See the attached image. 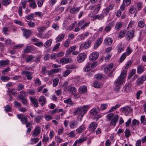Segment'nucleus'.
Segmentation results:
<instances>
[{
    "label": "nucleus",
    "instance_id": "obj_1",
    "mask_svg": "<svg viewBox=\"0 0 146 146\" xmlns=\"http://www.w3.org/2000/svg\"><path fill=\"white\" fill-rule=\"evenodd\" d=\"M127 71H122L117 79L115 81L114 84V90L116 92L119 91L121 85L125 82V78L126 76Z\"/></svg>",
    "mask_w": 146,
    "mask_h": 146
},
{
    "label": "nucleus",
    "instance_id": "obj_2",
    "mask_svg": "<svg viewBox=\"0 0 146 146\" xmlns=\"http://www.w3.org/2000/svg\"><path fill=\"white\" fill-rule=\"evenodd\" d=\"M89 108V106L88 105L83 106L82 107H78L75 108L74 110L73 113L75 115H80L81 120Z\"/></svg>",
    "mask_w": 146,
    "mask_h": 146
},
{
    "label": "nucleus",
    "instance_id": "obj_3",
    "mask_svg": "<svg viewBox=\"0 0 146 146\" xmlns=\"http://www.w3.org/2000/svg\"><path fill=\"white\" fill-rule=\"evenodd\" d=\"M106 15V12L104 11L101 14H98L93 16L91 20L93 21L96 20H101L104 18L105 16Z\"/></svg>",
    "mask_w": 146,
    "mask_h": 146
},
{
    "label": "nucleus",
    "instance_id": "obj_4",
    "mask_svg": "<svg viewBox=\"0 0 146 146\" xmlns=\"http://www.w3.org/2000/svg\"><path fill=\"white\" fill-rule=\"evenodd\" d=\"M98 63L96 62H88L87 63L85 68V70L86 72L90 70L91 68L95 67L97 65Z\"/></svg>",
    "mask_w": 146,
    "mask_h": 146
},
{
    "label": "nucleus",
    "instance_id": "obj_5",
    "mask_svg": "<svg viewBox=\"0 0 146 146\" xmlns=\"http://www.w3.org/2000/svg\"><path fill=\"white\" fill-rule=\"evenodd\" d=\"M27 0H24L20 2V3L21 5L19 7L18 13L20 17H21L22 16V8L23 9L25 8L26 7V4L27 3Z\"/></svg>",
    "mask_w": 146,
    "mask_h": 146
},
{
    "label": "nucleus",
    "instance_id": "obj_6",
    "mask_svg": "<svg viewBox=\"0 0 146 146\" xmlns=\"http://www.w3.org/2000/svg\"><path fill=\"white\" fill-rule=\"evenodd\" d=\"M17 116L18 118L21 120L23 124H25L27 123L28 120L25 115L22 114H17Z\"/></svg>",
    "mask_w": 146,
    "mask_h": 146
},
{
    "label": "nucleus",
    "instance_id": "obj_7",
    "mask_svg": "<svg viewBox=\"0 0 146 146\" xmlns=\"http://www.w3.org/2000/svg\"><path fill=\"white\" fill-rule=\"evenodd\" d=\"M99 56V53L98 52L95 51L92 52L89 56L90 60L92 61H94L96 60Z\"/></svg>",
    "mask_w": 146,
    "mask_h": 146
},
{
    "label": "nucleus",
    "instance_id": "obj_8",
    "mask_svg": "<svg viewBox=\"0 0 146 146\" xmlns=\"http://www.w3.org/2000/svg\"><path fill=\"white\" fill-rule=\"evenodd\" d=\"M86 57L87 56L86 54L84 53H81L78 56L77 60L79 63L82 62L84 61Z\"/></svg>",
    "mask_w": 146,
    "mask_h": 146
},
{
    "label": "nucleus",
    "instance_id": "obj_9",
    "mask_svg": "<svg viewBox=\"0 0 146 146\" xmlns=\"http://www.w3.org/2000/svg\"><path fill=\"white\" fill-rule=\"evenodd\" d=\"M21 74L22 75H25L28 80H31L32 79L33 77L32 76V73L30 72L27 71H23Z\"/></svg>",
    "mask_w": 146,
    "mask_h": 146
},
{
    "label": "nucleus",
    "instance_id": "obj_10",
    "mask_svg": "<svg viewBox=\"0 0 146 146\" xmlns=\"http://www.w3.org/2000/svg\"><path fill=\"white\" fill-rule=\"evenodd\" d=\"M121 110L122 112L124 113L126 115H128L130 113L132 109L129 107H123L121 108Z\"/></svg>",
    "mask_w": 146,
    "mask_h": 146
},
{
    "label": "nucleus",
    "instance_id": "obj_11",
    "mask_svg": "<svg viewBox=\"0 0 146 146\" xmlns=\"http://www.w3.org/2000/svg\"><path fill=\"white\" fill-rule=\"evenodd\" d=\"M119 118V116L117 115H115L113 118L111 119L110 122V125L113 126H115Z\"/></svg>",
    "mask_w": 146,
    "mask_h": 146
},
{
    "label": "nucleus",
    "instance_id": "obj_12",
    "mask_svg": "<svg viewBox=\"0 0 146 146\" xmlns=\"http://www.w3.org/2000/svg\"><path fill=\"white\" fill-rule=\"evenodd\" d=\"M86 139L87 138L85 137H80L78 139H77L75 141L72 146H76L78 145H79V144L86 141Z\"/></svg>",
    "mask_w": 146,
    "mask_h": 146
},
{
    "label": "nucleus",
    "instance_id": "obj_13",
    "mask_svg": "<svg viewBox=\"0 0 146 146\" xmlns=\"http://www.w3.org/2000/svg\"><path fill=\"white\" fill-rule=\"evenodd\" d=\"M92 41L89 39H88L84 44H81L80 47H83L85 49L88 48L90 46Z\"/></svg>",
    "mask_w": 146,
    "mask_h": 146
},
{
    "label": "nucleus",
    "instance_id": "obj_14",
    "mask_svg": "<svg viewBox=\"0 0 146 146\" xmlns=\"http://www.w3.org/2000/svg\"><path fill=\"white\" fill-rule=\"evenodd\" d=\"M134 35V33L132 30H130L128 31L126 33V39L128 40H129L133 37Z\"/></svg>",
    "mask_w": 146,
    "mask_h": 146
},
{
    "label": "nucleus",
    "instance_id": "obj_15",
    "mask_svg": "<svg viewBox=\"0 0 146 146\" xmlns=\"http://www.w3.org/2000/svg\"><path fill=\"white\" fill-rule=\"evenodd\" d=\"M40 132V128L38 126L35 127L32 133V136L36 137L39 134Z\"/></svg>",
    "mask_w": 146,
    "mask_h": 146
},
{
    "label": "nucleus",
    "instance_id": "obj_16",
    "mask_svg": "<svg viewBox=\"0 0 146 146\" xmlns=\"http://www.w3.org/2000/svg\"><path fill=\"white\" fill-rule=\"evenodd\" d=\"M146 80V77L145 75H142L138 79L136 82L137 85H139L143 84V81Z\"/></svg>",
    "mask_w": 146,
    "mask_h": 146
},
{
    "label": "nucleus",
    "instance_id": "obj_17",
    "mask_svg": "<svg viewBox=\"0 0 146 146\" xmlns=\"http://www.w3.org/2000/svg\"><path fill=\"white\" fill-rule=\"evenodd\" d=\"M97 126V124L95 122H92L89 126V129L91 131H94Z\"/></svg>",
    "mask_w": 146,
    "mask_h": 146
},
{
    "label": "nucleus",
    "instance_id": "obj_18",
    "mask_svg": "<svg viewBox=\"0 0 146 146\" xmlns=\"http://www.w3.org/2000/svg\"><path fill=\"white\" fill-rule=\"evenodd\" d=\"M81 7H76L74 6L72 7L70 10V12L72 14H76L80 11Z\"/></svg>",
    "mask_w": 146,
    "mask_h": 146
},
{
    "label": "nucleus",
    "instance_id": "obj_19",
    "mask_svg": "<svg viewBox=\"0 0 146 146\" xmlns=\"http://www.w3.org/2000/svg\"><path fill=\"white\" fill-rule=\"evenodd\" d=\"M65 35V34L64 33L59 34L55 39L56 42H58L61 41L64 39Z\"/></svg>",
    "mask_w": 146,
    "mask_h": 146
},
{
    "label": "nucleus",
    "instance_id": "obj_20",
    "mask_svg": "<svg viewBox=\"0 0 146 146\" xmlns=\"http://www.w3.org/2000/svg\"><path fill=\"white\" fill-rule=\"evenodd\" d=\"M116 48L118 52L119 53L123 51L125 49L124 46L122 43H119L117 46Z\"/></svg>",
    "mask_w": 146,
    "mask_h": 146
},
{
    "label": "nucleus",
    "instance_id": "obj_21",
    "mask_svg": "<svg viewBox=\"0 0 146 146\" xmlns=\"http://www.w3.org/2000/svg\"><path fill=\"white\" fill-rule=\"evenodd\" d=\"M71 60V59L70 58L63 57L60 59V63L63 64L70 62Z\"/></svg>",
    "mask_w": 146,
    "mask_h": 146
},
{
    "label": "nucleus",
    "instance_id": "obj_22",
    "mask_svg": "<svg viewBox=\"0 0 146 146\" xmlns=\"http://www.w3.org/2000/svg\"><path fill=\"white\" fill-rule=\"evenodd\" d=\"M113 26V23L111 22L107 24L105 27L104 30L105 31L108 32L110 31L111 28Z\"/></svg>",
    "mask_w": 146,
    "mask_h": 146
},
{
    "label": "nucleus",
    "instance_id": "obj_23",
    "mask_svg": "<svg viewBox=\"0 0 146 146\" xmlns=\"http://www.w3.org/2000/svg\"><path fill=\"white\" fill-rule=\"evenodd\" d=\"M100 109L98 107H96L93 108L90 111L91 114L95 115L98 113L100 111Z\"/></svg>",
    "mask_w": 146,
    "mask_h": 146
},
{
    "label": "nucleus",
    "instance_id": "obj_24",
    "mask_svg": "<svg viewBox=\"0 0 146 146\" xmlns=\"http://www.w3.org/2000/svg\"><path fill=\"white\" fill-rule=\"evenodd\" d=\"M112 39L110 37L106 38L104 41V43L105 45H110L112 43Z\"/></svg>",
    "mask_w": 146,
    "mask_h": 146
},
{
    "label": "nucleus",
    "instance_id": "obj_25",
    "mask_svg": "<svg viewBox=\"0 0 146 146\" xmlns=\"http://www.w3.org/2000/svg\"><path fill=\"white\" fill-rule=\"evenodd\" d=\"M113 66V64L111 63L106 66V67L104 69V72L106 74L108 73L112 69Z\"/></svg>",
    "mask_w": 146,
    "mask_h": 146
},
{
    "label": "nucleus",
    "instance_id": "obj_26",
    "mask_svg": "<svg viewBox=\"0 0 146 146\" xmlns=\"http://www.w3.org/2000/svg\"><path fill=\"white\" fill-rule=\"evenodd\" d=\"M38 101L40 103V105L42 106H43L46 102V99L43 96H40L38 99Z\"/></svg>",
    "mask_w": 146,
    "mask_h": 146
},
{
    "label": "nucleus",
    "instance_id": "obj_27",
    "mask_svg": "<svg viewBox=\"0 0 146 146\" xmlns=\"http://www.w3.org/2000/svg\"><path fill=\"white\" fill-rule=\"evenodd\" d=\"M32 33L31 30L28 29L25 30L23 32V35L26 38L29 37L31 35Z\"/></svg>",
    "mask_w": 146,
    "mask_h": 146
},
{
    "label": "nucleus",
    "instance_id": "obj_28",
    "mask_svg": "<svg viewBox=\"0 0 146 146\" xmlns=\"http://www.w3.org/2000/svg\"><path fill=\"white\" fill-rule=\"evenodd\" d=\"M29 99L31 102L34 104L35 107H38V103L37 99H36L32 97L31 96L29 97Z\"/></svg>",
    "mask_w": 146,
    "mask_h": 146
},
{
    "label": "nucleus",
    "instance_id": "obj_29",
    "mask_svg": "<svg viewBox=\"0 0 146 146\" xmlns=\"http://www.w3.org/2000/svg\"><path fill=\"white\" fill-rule=\"evenodd\" d=\"M85 129V125L82 124L76 130V131L77 133H82Z\"/></svg>",
    "mask_w": 146,
    "mask_h": 146
},
{
    "label": "nucleus",
    "instance_id": "obj_30",
    "mask_svg": "<svg viewBox=\"0 0 146 146\" xmlns=\"http://www.w3.org/2000/svg\"><path fill=\"white\" fill-rule=\"evenodd\" d=\"M102 38H100L98 39L95 44L94 48L95 49H96L101 44L102 42Z\"/></svg>",
    "mask_w": 146,
    "mask_h": 146
},
{
    "label": "nucleus",
    "instance_id": "obj_31",
    "mask_svg": "<svg viewBox=\"0 0 146 146\" xmlns=\"http://www.w3.org/2000/svg\"><path fill=\"white\" fill-rule=\"evenodd\" d=\"M28 1L29 2V7L33 9L36 8L37 7L35 2L33 0H29Z\"/></svg>",
    "mask_w": 146,
    "mask_h": 146
},
{
    "label": "nucleus",
    "instance_id": "obj_32",
    "mask_svg": "<svg viewBox=\"0 0 146 146\" xmlns=\"http://www.w3.org/2000/svg\"><path fill=\"white\" fill-rule=\"evenodd\" d=\"M145 70L144 67L141 65H139L137 68V73L139 74H141Z\"/></svg>",
    "mask_w": 146,
    "mask_h": 146
},
{
    "label": "nucleus",
    "instance_id": "obj_33",
    "mask_svg": "<svg viewBox=\"0 0 146 146\" xmlns=\"http://www.w3.org/2000/svg\"><path fill=\"white\" fill-rule=\"evenodd\" d=\"M10 31L9 30L7 27H3L2 29V33L5 36L8 35Z\"/></svg>",
    "mask_w": 146,
    "mask_h": 146
},
{
    "label": "nucleus",
    "instance_id": "obj_34",
    "mask_svg": "<svg viewBox=\"0 0 146 146\" xmlns=\"http://www.w3.org/2000/svg\"><path fill=\"white\" fill-rule=\"evenodd\" d=\"M87 91L86 86H83L80 87L79 89V92L80 93H85Z\"/></svg>",
    "mask_w": 146,
    "mask_h": 146
},
{
    "label": "nucleus",
    "instance_id": "obj_35",
    "mask_svg": "<svg viewBox=\"0 0 146 146\" xmlns=\"http://www.w3.org/2000/svg\"><path fill=\"white\" fill-rule=\"evenodd\" d=\"M114 5L115 4L113 3H110L108 7L106 8L105 10L104 11H105L106 13V14H107V13L109 11V10H112L113 9V7L114 6Z\"/></svg>",
    "mask_w": 146,
    "mask_h": 146
},
{
    "label": "nucleus",
    "instance_id": "obj_36",
    "mask_svg": "<svg viewBox=\"0 0 146 146\" xmlns=\"http://www.w3.org/2000/svg\"><path fill=\"white\" fill-rule=\"evenodd\" d=\"M52 41V39H50L47 41L44 44V47L46 48L49 47L51 46Z\"/></svg>",
    "mask_w": 146,
    "mask_h": 146
},
{
    "label": "nucleus",
    "instance_id": "obj_37",
    "mask_svg": "<svg viewBox=\"0 0 146 146\" xmlns=\"http://www.w3.org/2000/svg\"><path fill=\"white\" fill-rule=\"evenodd\" d=\"M122 26V23L121 21L118 22L116 23L115 28L116 30L118 31L120 29Z\"/></svg>",
    "mask_w": 146,
    "mask_h": 146
},
{
    "label": "nucleus",
    "instance_id": "obj_38",
    "mask_svg": "<svg viewBox=\"0 0 146 146\" xmlns=\"http://www.w3.org/2000/svg\"><path fill=\"white\" fill-rule=\"evenodd\" d=\"M126 32L125 30H123L121 31L119 33L118 37L120 38H121L124 37Z\"/></svg>",
    "mask_w": 146,
    "mask_h": 146
},
{
    "label": "nucleus",
    "instance_id": "obj_39",
    "mask_svg": "<svg viewBox=\"0 0 146 146\" xmlns=\"http://www.w3.org/2000/svg\"><path fill=\"white\" fill-rule=\"evenodd\" d=\"M121 106V104H117L114 106L112 107V108L109 110L108 112H111L114 111L117 108L120 107Z\"/></svg>",
    "mask_w": 146,
    "mask_h": 146
},
{
    "label": "nucleus",
    "instance_id": "obj_40",
    "mask_svg": "<svg viewBox=\"0 0 146 146\" xmlns=\"http://www.w3.org/2000/svg\"><path fill=\"white\" fill-rule=\"evenodd\" d=\"M68 91L70 93L75 94L76 91V88L74 87H69L68 89Z\"/></svg>",
    "mask_w": 146,
    "mask_h": 146
},
{
    "label": "nucleus",
    "instance_id": "obj_41",
    "mask_svg": "<svg viewBox=\"0 0 146 146\" xmlns=\"http://www.w3.org/2000/svg\"><path fill=\"white\" fill-rule=\"evenodd\" d=\"M55 141L56 143H60L63 141V139H62L59 135H57L55 137Z\"/></svg>",
    "mask_w": 146,
    "mask_h": 146
},
{
    "label": "nucleus",
    "instance_id": "obj_42",
    "mask_svg": "<svg viewBox=\"0 0 146 146\" xmlns=\"http://www.w3.org/2000/svg\"><path fill=\"white\" fill-rule=\"evenodd\" d=\"M67 135L68 137L73 138L76 136V133L75 131L74 130H73L68 133L67 134Z\"/></svg>",
    "mask_w": 146,
    "mask_h": 146
},
{
    "label": "nucleus",
    "instance_id": "obj_43",
    "mask_svg": "<svg viewBox=\"0 0 146 146\" xmlns=\"http://www.w3.org/2000/svg\"><path fill=\"white\" fill-rule=\"evenodd\" d=\"M9 61L7 60H1L0 61V65L4 66L8 65L9 64Z\"/></svg>",
    "mask_w": 146,
    "mask_h": 146
},
{
    "label": "nucleus",
    "instance_id": "obj_44",
    "mask_svg": "<svg viewBox=\"0 0 146 146\" xmlns=\"http://www.w3.org/2000/svg\"><path fill=\"white\" fill-rule=\"evenodd\" d=\"M72 71V70H66L62 73V76L64 77H66Z\"/></svg>",
    "mask_w": 146,
    "mask_h": 146
},
{
    "label": "nucleus",
    "instance_id": "obj_45",
    "mask_svg": "<svg viewBox=\"0 0 146 146\" xmlns=\"http://www.w3.org/2000/svg\"><path fill=\"white\" fill-rule=\"evenodd\" d=\"M76 125V122L75 121H73L69 124L70 128L72 129H74Z\"/></svg>",
    "mask_w": 146,
    "mask_h": 146
},
{
    "label": "nucleus",
    "instance_id": "obj_46",
    "mask_svg": "<svg viewBox=\"0 0 146 146\" xmlns=\"http://www.w3.org/2000/svg\"><path fill=\"white\" fill-rule=\"evenodd\" d=\"M93 86L95 88H99L101 86V84L99 83L98 81H96L94 82Z\"/></svg>",
    "mask_w": 146,
    "mask_h": 146
},
{
    "label": "nucleus",
    "instance_id": "obj_47",
    "mask_svg": "<svg viewBox=\"0 0 146 146\" xmlns=\"http://www.w3.org/2000/svg\"><path fill=\"white\" fill-rule=\"evenodd\" d=\"M44 118L46 121H49L53 119L52 116L51 115L46 114L44 115Z\"/></svg>",
    "mask_w": 146,
    "mask_h": 146
},
{
    "label": "nucleus",
    "instance_id": "obj_48",
    "mask_svg": "<svg viewBox=\"0 0 146 146\" xmlns=\"http://www.w3.org/2000/svg\"><path fill=\"white\" fill-rule=\"evenodd\" d=\"M127 56L126 54V53L124 52L121 55L120 57L119 60V62L121 63L123 62L126 58Z\"/></svg>",
    "mask_w": 146,
    "mask_h": 146
},
{
    "label": "nucleus",
    "instance_id": "obj_49",
    "mask_svg": "<svg viewBox=\"0 0 146 146\" xmlns=\"http://www.w3.org/2000/svg\"><path fill=\"white\" fill-rule=\"evenodd\" d=\"M41 116L36 115L35 117V120L36 123H38L41 121Z\"/></svg>",
    "mask_w": 146,
    "mask_h": 146
},
{
    "label": "nucleus",
    "instance_id": "obj_50",
    "mask_svg": "<svg viewBox=\"0 0 146 146\" xmlns=\"http://www.w3.org/2000/svg\"><path fill=\"white\" fill-rule=\"evenodd\" d=\"M132 63V62L131 60H130L127 62L125 64L124 70L123 71L126 70L127 71V69L131 66Z\"/></svg>",
    "mask_w": 146,
    "mask_h": 146
},
{
    "label": "nucleus",
    "instance_id": "obj_51",
    "mask_svg": "<svg viewBox=\"0 0 146 146\" xmlns=\"http://www.w3.org/2000/svg\"><path fill=\"white\" fill-rule=\"evenodd\" d=\"M39 140V139L37 138H31L30 139V141L32 142L31 144H35Z\"/></svg>",
    "mask_w": 146,
    "mask_h": 146
},
{
    "label": "nucleus",
    "instance_id": "obj_52",
    "mask_svg": "<svg viewBox=\"0 0 146 146\" xmlns=\"http://www.w3.org/2000/svg\"><path fill=\"white\" fill-rule=\"evenodd\" d=\"M34 58V57L32 55L28 56L26 58V61L27 62H28L32 61Z\"/></svg>",
    "mask_w": 146,
    "mask_h": 146
},
{
    "label": "nucleus",
    "instance_id": "obj_53",
    "mask_svg": "<svg viewBox=\"0 0 146 146\" xmlns=\"http://www.w3.org/2000/svg\"><path fill=\"white\" fill-rule=\"evenodd\" d=\"M31 46H27L26 48L24 49L25 53H28L31 52V49L33 48Z\"/></svg>",
    "mask_w": 146,
    "mask_h": 146
},
{
    "label": "nucleus",
    "instance_id": "obj_54",
    "mask_svg": "<svg viewBox=\"0 0 146 146\" xmlns=\"http://www.w3.org/2000/svg\"><path fill=\"white\" fill-rule=\"evenodd\" d=\"M66 68L67 70L74 69L76 68V66L73 65H66L65 67Z\"/></svg>",
    "mask_w": 146,
    "mask_h": 146
},
{
    "label": "nucleus",
    "instance_id": "obj_55",
    "mask_svg": "<svg viewBox=\"0 0 146 146\" xmlns=\"http://www.w3.org/2000/svg\"><path fill=\"white\" fill-rule=\"evenodd\" d=\"M59 79L58 78H56L53 80V86L54 87L56 86L58 84L59 82Z\"/></svg>",
    "mask_w": 146,
    "mask_h": 146
},
{
    "label": "nucleus",
    "instance_id": "obj_56",
    "mask_svg": "<svg viewBox=\"0 0 146 146\" xmlns=\"http://www.w3.org/2000/svg\"><path fill=\"white\" fill-rule=\"evenodd\" d=\"M64 103L67 104H68L72 105L74 104V103L72 102L71 100V99L69 98L64 101Z\"/></svg>",
    "mask_w": 146,
    "mask_h": 146
},
{
    "label": "nucleus",
    "instance_id": "obj_57",
    "mask_svg": "<svg viewBox=\"0 0 146 146\" xmlns=\"http://www.w3.org/2000/svg\"><path fill=\"white\" fill-rule=\"evenodd\" d=\"M0 79L3 82H7L9 80L10 78L7 76H3L1 77Z\"/></svg>",
    "mask_w": 146,
    "mask_h": 146
},
{
    "label": "nucleus",
    "instance_id": "obj_58",
    "mask_svg": "<svg viewBox=\"0 0 146 146\" xmlns=\"http://www.w3.org/2000/svg\"><path fill=\"white\" fill-rule=\"evenodd\" d=\"M14 23L17 24H18L21 26H24V24L22 22L20 21L17 20H14Z\"/></svg>",
    "mask_w": 146,
    "mask_h": 146
},
{
    "label": "nucleus",
    "instance_id": "obj_59",
    "mask_svg": "<svg viewBox=\"0 0 146 146\" xmlns=\"http://www.w3.org/2000/svg\"><path fill=\"white\" fill-rule=\"evenodd\" d=\"M140 120L141 123H143L144 125H146V117H145V115L141 116Z\"/></svg>",
    "mask_w": 146,
    "mask_h": 146
},
{
    "label": "nucleus",
    "instance_id": "obj_60",
    "mask_svg": "<svg viewBox=\"0 0 146 146\" xmlns=\"http://www.w3.org/2000/svg\"><path fill=\"white\" fill-rule=\"evenodd\" d=\"M124 133H125V136L127 137H128L130 135H131V133L130 130L127 129L125 130Z\"/></svg>",
    "mask_w": 146,
    "mask_h": 146
},
{
    "label": "nucleus",
    "instance_id": "obj_61",
    "mask_svg": "<svg viewBox=\"0 0 146 146\" xmlns=\"http://www.w3.org/2000/svg\"><path fill=\"white\" fill-rule=\"evenodd\" d=\"M70 42V41L69 40V39H66L64 43V46L66 48L68 47L69 45Z\"/></svg>",
    "mask_w": 146,
    "mask_h": 146
},
{
    "label": "nucleus",
    "instance_id": "obj_62",
    "mask_svg": "<svg viewBox=\"0 0 146 146\" xmlns=\"http://www.w3.org/2000/svg\"><path fill=\"white\" fill-rule=\"evenodd\" d=\"M114 116L113 113H110L106 115V117L108 119L109 121L111 120Z\"/></svg>",
    "mask_w": 146,
    "mask_h": 146
},
{
    "label": "nucleus",
    "instance_id": "obj_63",
    "mask_svg": "<svg viewBox=\"0 0 146 146\" xmlns=\"http://www.w3.org/2000/svg\"><path fill=\"white\" fill-rule=\"evenodd\" d=\"M138 26L141 28H143L145 26V22L143 21H140L138 23Z\"/></svg>",
    "mask_w": 146,
    "mask_h": 146
},
{
    "label": "nucleus",
    "instance_id": "obj_64",
    "mask_svg": "<svg viewBox=\"0 0 146 146\" xmlns=\"http://www.w3.org/2000/svg\"><path fill=\"white\" fill-rule=\"evenodd\" d=\"M132 52V50L130 48L129 46L127 47L126 50V54L127 56H129Z\"/></svg>",
    "mask_w": 146,
    "mask_h": 146
}]
</instances>
